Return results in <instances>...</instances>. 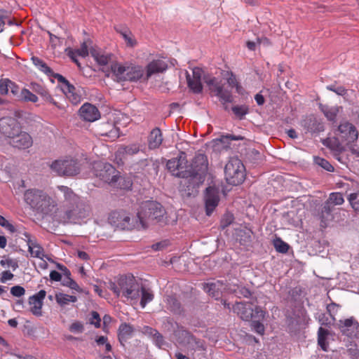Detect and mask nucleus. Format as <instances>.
Wrapping results in <instances>:
<instances>
[{"label":"nucleus","instance_id":"9b49d317","mask_svg":"<svg viewBox=\"0 0 359 359\" xmlns=\"http://www.w3.org/2000/svg\"><path fill=\"white\" fill-rule=\"evenodd\" d=\"M252 303L237 302L233 306L234 313L243 320L250 321L252 318H265L266 312L259 306L252 307Z\"/></svg>","mask_w":359,"mask_h":359},{"label":"nucleus","instance_id":"423d86ee","mask_svg":"<svg viewBox=\"0 0 359 359\" xmlns=\"http://www.w3.org/2000/svg\"><path fill=\"white\" fill-rule=\"evenodd\" d=\"M50 169L59 176L74 177L80 173L81 164L74 158L65 157L54 161Z\"/></svg>","mask_w":359,"mask_h":359},{"label":"nucleus","instance_id":"7ed1b4c3","mask_svg":"<svg viewBox=\"0 0 359 359\" xmlns=\"http://www.w3.org/2000/svg\"><path fill=\"white\" fill-rule=\"evenodd\" d=\"M208 163L207 156L203 154H198L193 159L189 169L188 190H193L199 187L205 179L208 172Z\"/></svg>","mask_w":359,"mask_h":359},{"label":"nucleus","instance_id":"680f3d73","mask_svg":"<svg viewBox=\"0 0 359 359\" xmlns=\"http://www.w3.org/2000/svg\"><path fill=\"white\" fill-rule=\"evenodd\" d=\"M123 38L125 39L128 46L133 47L136 44V41L132 37L131 33L127 31L121 32Z\"/></svg>","mask_w":359,"mask_h":359},{"label":"nucleus","instance_id":"f03ea898","mask_svg":"<svg viewBox=\"0 0 359 359\" xmlns=\"http://www.w3.org/2000/svg\"><path fill=\"white\" fill-rule=\"evenodd\" d=\"M24 200L33 210L46 215L50 214L55 207L52 198L46 192L37 189L25 191Z\"/></svg>","mask_w":359,"mask_h":359},{"label":"nucleus","instance_id":"58836bf2","mask_svg":"<svg viewBox=\"0 0 359 359\" xmlns=\"http://www.w3.org/2000/svg\"><path fill=\"white\" fill-rule=\"evenodd\" d=\"M55 300L59 305L63 306L69 304L70 302H76L77 301V297L74 295H69L59 292L55 294Z\"/></svg>","mask_w":359,"mask_h":359},{"label":"nucleus","instance_id":"aec40b11","mask_svg":"<svg viewBox=\"0 0 359 359\" xmlns=\"http://www.w3.org/2000/svg\"><path fill=\"white\" fill-rule=\"evenodd\" d=\"M46 292L43 290H41L37 293L29 297V304L31 306L30 311L36 316H41L42 315V306L43 300L45 299Z\"/></svg>","mask_w":359,"mask_h":359},{"label":"nucleus","instance_id":"603ef678","mask_svg":"<svg viewBox=\"0 0 359 359\" xmlns=\"http://www.w3.org/2000/svg\"><path fill=\"white\" fill-rule=\"evenodd\" d=\"M14 114L17 118L25 121L27 123L29 121H32L34 117L32 114L22 110L15 111Z\"/></svg>","mask_w":359,"mask_h":359},{"label":"nucleus","instance_id":"5701e85b","mask_svg":"<svg viewBox=\"0 0 359 359\" xmlns=\"http://www.w3.org/2000/svg\"><path fill=\"white\" fill-rule=\"evenodd\" d=\"M168 69L165 61L161 59L153 60L146 67V79L148 80L153 74L162 73Z\"/></svg>","mask_w":359,"mask_h":359},{"label":"nucleus","instance_id":"e2e57ef3","mask_svg":"<svg viewBox=\"0 0 359 359\" xmlns=\"http://www.w3.org/2000/svg\"><path fill=\"white\" fill-rule=\"evenodd\" d=\"M327 89L330 91L334 92L336 94L339 95H344L346 93V90L343 86L336 87V86L334 85H330L327 86Z\"/></svg>","mask_w":359,"mask_h":359},{"label":"nucleus","instance_id":"0eeeda50","mask_svg":"<svg viewBox=\"0 0 359 359\" xmlns=\"http://www.w3.org/2000/svg\"><path fill=\"white\" fill-rule=\"evenodd\" d=\"M225 179L228 184L234 186L241 184L245 180V169L238 158H231L224 168Z\"/></svg>","mask_w":359,"mask_h":359},{"label":"nucleus","instance_id":"052dcab7","mask_svg":"<svg viewBox=\"0 0 359 359\" xmlns=\"http://www.w3.org/2000/svg\"><path fill=\"white\" fill-rule=\"evenodd\" d=\"M11 294L16 297H20L25 294V290L20 285H15L11 288Z\"/></svg>","mask_w":359,"mask_h":359},{"label":"nucleus","instance_id":"0e129e2a","mask_svg":"<svg viewBox=\"0 0 359 359\" xmlns=\"http://www.w3.org/2000/svg\"><path fill=\"white\" fill-rule=\"evenodd\" d=\"M8 19V11L4 9H0V33L4 29L6 20Z\"/></svg>","mask_w":359,"mask_h":359},{"label":"nucleus","instance_id":"4be33fe9","mask_svg":"<svg viewBox=\"0 0 359 359\" xmlns=\"http://www.w3.org/2000/svg\"><path fill=\"white\" fill-rule=\"evenodd\" d=\"M119 174L118 171L111 164L106 163L102 165L98 176L104 182L112 185L116 180V176Z\"/></svg>","mask_w":359,"mask_h":359},{"label":"nucleus","instance_id":"a18cd8bd","mask_svg":"<svg viewBox=\"0 0 359 359\" xmlns=\"http://www.w3.org/2000/svg\"><path fill=\"white\" fill-rule=\"evenodd\" d=\"M106 126L110 129L109 130L103 131L101 133L102 136L107 137L111 140H115L119 137L120 133L118 128L111 123H107Z\"/></svg>","mask_w":359,"mask_h":359},{"label":"nucleus","instance_id":"c9c22d12","mask_svg":"<svg viewBox=\"0 0 359 359\" xmlns=\"http://www.w3.org/2000/svg\"><path fill=\"white\" fill-rule=\"evenodd\" d=\"M167 307L175 314H180L182 309L180 302L174 296H168L166 299Z\"/></svg>","mask_w":359,"mask_h":359},{"label":"nucleus","instance_id":"c03bdc74","mask_svg":"<svg viewBox=\"0 0 359 359\" xmlns=\"http://www.w3.org/2000/svg\"><path fill=\"white\" fill-rule=\"evenodd\" d=\"M49 76H53L57 81L61 84V89L62 90H67L69 91V89H73V85H72L69 81L64 77L62 75L54 73L53 71V73L51 74H48Z\"/></svg>","mask_w":359,"mask_h":359},{"label":"nucleus","instance_id":"39448f33","mask_svg":"<svg viewBox=\"0 0 359 359\" xmlns=\"http://www.w3.org/2000/svg\"><path fill=\"white\" fill-rule=\"evenodd\" d=\"M165 213V210L161 203L154 201H147L140 205L137 216L142 226L145 227V220L161 222Z\"/></svg>","mask_w":359,"mask_h":359},{"label":"nucleus","instance_id":"ddd939ff","mask_svg":"<svg viewBox=\"0 0 359 359\" xmlns=\"http://www.w3.org/2000/svg\"><path fill=\"white\" fill-rule=\"evenodd\" d=\"M335 135L347 144L354 142L358 138L356 128L348 121L341 123L335 131Z\"/></svg>","mask_w":359,"mask_h":359},{"label":"nucleus","instance_id":"e433bc0d","mask_svg":"<svg viewBox=\"0 0 359 359\" xmlns=\"http://www.w3.org/2000/svg\"><path fill=\"white\" fill-rule=\"evenodd\" d=\"M18 100L25 102H30L36 103V102H38L39 98L35 94L32 93L29 90L24 88L21 89Z\"/></svg>","mask_w":359,"mask_h":359},{"label":"nucleus","instance_id":"c85d7f7f","mask_svg":"<svg viewBox=\"0 0 359 359\" xmlns=\"http://www.w3.org/2000/svg\"><path fill=\"white\" fill-rule=\"evenodd\" d=\"M333 206L329 205V203L325 202L323 203L320 210V212L319 213V218L321 222V226L326 227L327 225V222L333 219Z\"/></svg>","mask_w":359,"mask_h":359},{"label":"nucleus","instance_id":"774afa93","mask_svg":"<svg viewBox=\"0 0 359 359\" xmlns=\"http://www.w3.org/2000/svg\"><path fill=\"white\" fill-rule=\"evenodd\" d=\"M236 294L238 295V297H246V298H249L251 297L252 295V293L250 292V290L245 287H238L237 291H236Z\"/></svg>","mask_w":359,"mask_h":359},{"label":"nucleus","instance_id":"49530a36","mask_svg":"<svg viewBox=\"0 0 359 359\" xmlns=\"http://www.w3.org/2000/svg\"><path fill=\"white\" fill-rule=\"evenodd\" d=\"M184 332L186 336L188 337V343L193 346L194 348L201 351H204L205 349L203 341L202 340L197 339L188 331H184Z\"/></svg>","mask_w":359,"mask_h":359},{"label":"nucleus","instance_id":"473e14b6","mask_svg":"<svg viewBox=\"0 0 359 359\" xmlns=\"http://www.w3.org/2000/svg\"><path fill=\"white\" fill-rule=\"evenodd\" d=\"M28 251L31 256L43 259L44 256L43 248L37 243L36 240L28 241Z\"/></svg>","mask_w":359,"mask_h":359},{"label":"nucleus","instance_id":"bf43d9fd","mask_svg":"<svg viewBox=\"0 0 359 359\" xmlns=\"http://www.w3.org/2000/svg\"><path fill=\"white\" fill-rule=\"evenodd\" d=\"M163 325L165 329L168 330H174L175 327L177 325V323L171 318H165L163 320Z\"/></svg>","mask_w":359,"mask_h":359},{"label":"nucleus","instance_id":"a19ab883","mask_svg":"<svg viewBox=\"0 0 359 359\" xmlns=\"http://www.w3.org/2000/svg\"><path fill=\"white\" fill-rule=\"evenodd\" d=\"M32 63L40 70L46 74L47 76L53 73V70L49 67L46 62L38 57L32 56L31 58Z\"/></svg>","mask_w":359,"mask_h":359},{"label":"nucleus","instance_id":"7c9ffc66","mask_svg":"<svg viewBox=\"0 0 359 359\" xmlns=\"http://www.w3.org/2000/svg\"><path fill=\"white\" fill-rule=\"evenodd\" d=\"M319 109L323 113L325 116L332 123L337 121V116L339 111V107L337 106L330 107L323 104H319Z\"/></svg>","mask_w":359,"mask_h":359},{"label":"nucleus","instance_id":"dca6fc26","mask_svg":"<svg viewBox=\"0 0 359 359\" xmlns=\"http://www.w3.org/2000/svg\"><path fill=\"white\" fill-rule=\"evenodd\" d=\"M338 327L344 335L359 338V323L353 317L339 320Z\"/></svg>","mask_w":359,"mask_h":359},{"label":"nucleus","instance_id":"79ce46f5","mask_svg":"<svg viewBox=\"0 0 359 359\" xmlns=\"http://www.w3.org/2000/svg\"><path fill=\"white\" fill-rule=\"evenodd\" d=\"M62 92L65 94L67 97L72 104H77L78 103L81 102L82 96L74 86L73 89H69V91L62 90Z\"/></svg>","mask_w":359,"mask_h":359},{"label":"nucleus","instance_id":"72a5a7b5","mask_svg":"<svg viewBox=\"0 0 359 359\" xmlns=\"http://www.w3.org/2000/svg\"><path fill=\"white\" fill-rule=\"evenodd\" d=\"M116 180L112 186L119 188L121 189L129 190L133 186V182L129 177L120 175V173L116 176Z\"/></svg>","mask_w":359,"mask_h":359},{"label":"nucleus","instance_id":"4c0bfd02","mask_svg":"<svg viewBox=\"0 0 359 359\" xmlns=\"http://www.w3.org/2000/svg\"><path fill=\"white\" fill-rule=\"evenodd\" d=\"M90 55L100 65H106L111 60L109 55L101 53L95 48L90 50Z\"/></svg>","mask_w":359,"mask_h":359},{"label":"nucleus","instance_id":"412c9836","mask_svg":"<svg viewBox=\"0 0 359 359\" xmlns=\"http://www.w3.org/2000/svg\"><path fill=\"white\" fill-rule=\"evenodd\" d=\"M79 115L83 120L89 122L95 121L100 117L98 109L90 103H85L81 107Z\"/></svg>","mask_w":359,"mask_h":359},{"label":"nucleus","instance_id":"20e7f679","mask_svg":"<svg viewBox=\"0 0 359 359\" xmlns=\"http://www.w3.org/2000/svg\"><path fill=\"white\" fill-rule=\"evenodd\" d=\"M111 76L117 82L122 81H137L144 75V70L140 65H122L119 63H114L111 66Z\"/></svg>","mask_w":359,"mask_h":359},{"label":"nucleus","instance_id":"393cba45","mask_svg":"<svg viewBox=\"0 0 359 359\" xmlns=\"http://www.w3.org/2000/svg\"><path fill=\"white\" fill-rule=\"evenodd\" d=\"M223 286V281L217 280L215 282L204 283L203 288L205 292L209 294L210 296L218 299L221 297Z\"/></svg>","mask_w":359,"mask_h":359},{"label":"nucleus","instance_id":"9d476101","mask_svg":"<svg viewBox=\"0 0 359 359\" xmlns=\"http://www.w3.org/2000/svg\"><path fill=\"white\" fill-rule=\"evenodd\" d=\"M203 81L208 86L211 93L217 97L221 102L231 103L233 101L232 93L228 89L224 88L221 80L215 76H204Z\"/></svg>","mask_w":359,"mask_h":359},{"label":"nucleus","instance_id":"cd10ccee","mask_svg":"<svg viewBox=\"0 0 359 359\" xmlns=\"http://www.w3.org/2000/svg\"><path fill=\"white\" fill-rule=\"evenodd\" d=\"M304 126L306 128L308 132L311 133H318L325 130L323 123L313 116L309 117L304 120Z\"/></svg>","mask_w":359,"mask_h":359},{"label":"nucleus","instance_id":"2eb2a0df","mask_svg":"<svg viewBox=\"0 0 359 359\" xmlns=\"http://www.w3.org/2000/svg\"><path fill=\"white\" fill-rule=\"evenodd\" d=\"M203 71L201 68L194 67L192 69V74H190L186 71V79L189 88L194 94H199L203 91L201 79Z\"/></svg>","mask_w":359,"mask_h":359},{"label":"nucleus","instance_id":"5fc2aeb1","mask_svg":"<svg viewBox=\"0 0 359 359\" xmlns=\"http://www.w3.org/2000/svg\"><path fill=\"white\" fill-rule=\"evenodd\" d=\"M69 330L74 334H81L84 331L83 324L81 322L75 321L70 325Z\"/></svg>","mask_w":359,"mask_h":359},{"label":"nucleus","instance_id":"f8f14e48","mask_svg":"<svg viewBox=\"0 0 359 359\" xmlns=\"http://www.w3.org/2000/svg\"><path fill=\"white\" fill-rule=\"evenodd\" d=\"M220 201V189L216 186H209L204 191L203 201L205 215L211 216Z\"/></svg>","mask_w":359,"mask_h":359},{"label":"nucleus","instance_id":"c756f323","mask_svg":"<svg viewBox=\"0 0 359 359\" xmlns=\"http://www.w3.org/2000/svg\"><path fill=\"white\" fill-rule=\"evenodd\" d=\"M32 90L36 93L41 95L46 102H48L53 104L54 106H55L57 108H60L58 103L54 100V99L52 97L51 95L50 94V93L46 88H44L41 85H40L39 83H32Z\"/></svg>","mask_w":359,"mask_h":359},{"label":"nucleus","instance_id":"a211bd4d","mask_svg":"<svg viewBox=\"0 0 359 359\" xmlns=\"http://www.w3.org/2000/svg\"><path fill=\"white\" fill-rule=\"evenodd\" d=\"M140 151V145L138 143H133L128 145H121L115 153V157L118 165H123L124 161L128 157L133 156Z\"/></svg>","mask_w":359,"mask_h":359},{"label":"nucleus","instance_id":"bb28decb","mask_svg":"<svg viewBox=\"0 0 359 359\" xmlns=\"http://www.w3.org/2000/svg\"><path fill=\"white\" fill-rule=\"evenodd\" d=\"M134 330L133 327L130 324L124 323L120 325L118 327V337L119 342L122 346H124V343L133 337Z\"/></svg>","mask_w":359,"mask_h":359},{"label":"nucleus","instance_id":"6ab92c4d","mask_svg":"<svg viewBox=\"0 0 359 359\" xmlns=\"http://www.w3.org/2000/svg\"><path fill=\"white\" fill-rule=\"evenodd\" d=\"M13 147L25 149L32 147L33 140L31 135L27 132L20 130L10 142Z\"/></svg>","mask_w":359,"mask_h":359},{"label":"nucleus","instance_id":"09e8293b","mask_svg":"<svg viewBox=\"0 0 359 359\" xmlns=\"http://www.w3.org/2000/svg\"><path fill=\"white\" fill-rule=\"evenodd\" d=\"M313 160L314 163L316 165L321 167L326 171L333 172L334 170V167L330 164V163L327 160L319 156H315Z\"/></svg>","mask_w":359,"mask_h":359},{"label":"nucleus","instance_id":"4d7b16f0","mask_svg":"<svg viewBox=\"0 0 359 359\" xmlns=\"http://www.w3.org/2000/svg\"><path fill=\"white\" fill-rule=\"evenodd\" d=\"M0 265L1 266H7L8 267H11L13 271H15L17 268H18V262L16 260L11 259V258L1 260Z\"/></svg>","mask_w":359,"mask_h":359},{"label":"nucleus","instance_id":"de8ad7c7","mask_svg":"<svg viewBox=\"0 0 359 359\" xmlns=\"http://www.w3.org/2000/svg\"><path fill=\"white\" fill-rule=\"evenodd\" d=\"M325 202L329 203V205L334 207V205L343 204L344 199L342 194L340 192H333L330 194L328 199Z\"/></svg>","mask_w":359,"mask_h":359},{"label":"nucleus","instance_id":"864d4df0","mask_svg":"<svg viewBox=\"0 0 359 359\" xmlns=\"http://www.w3.org/2000/svg\"><path fill=\"white\" fill-rule=\"evenodd\" d=\"M348 200L353 210L359 213V194H351L348 196Z\"/></svg>","mask_w":359,"mask_h":359},{"label":"nucleus","instance_id":"f257e3e1","mask_svg":"<svg viewBox=\"0 0 359 359\" xmlns=\"http://www.w3.org/2000/svg\"><path fill=\"white\" fill-rule=\"evenodd\" d=\"M108 287L117 297L121 294L128 299L135 301L140 297V284L133 275L121 276L116 282L110 281Z\"/></svg>","mask_w":359,"mask_h":359},{"label":"nucleus","instance_id":"8fccbe9b","mask_svg":"<svg viewBox=\"0 0 359 359\" xmlns=\"http://www.w3.org/2000/svg\"><path fill=\"white\" fill-rule=\"evenodd\" d=\"M234 220V216L232 213L229 212H226L222 216L220 221V226L222 229L228 227L231 225Z\"/></svg>","mask_w":359,"mask_h":359},{"label":"nucleus","instance_id":"338daca9","mask_svg":"<svg viewBox=\"0 0 359 359\" xmlns=\"http://www.w3.org/2000/svg\"><path fill=\"white\" fill-rule=\"evenodd\" d=\"M101 319L100 315L96 311H93L91 313V318L90 320V323L92 325H94L95 327H100Z\"/></svg>","mask_w":359,"mask_h":359},{"label":"nucleus","instance_id":"a878e982","mask_svg":"<svg viewBox=\"0 0 359 359\" xmlns=\"http://www.w3.org/2000/svg\"><path fill=\"white\" fill-rule=\"evenodd\" d=\"M163 142V135L161 129L158 127L154 128L149 137L148 144L150 149H155L160 147Z\"/></svg>","mask_w":359,"mask_h":359},{"label":"nucleus","instance_id":"f704fd0d","mask_svg":"<svg viewBox=\"0 0 359 359\" xmlns=\"http://www.w3.org/2000/svg\"><path fill=\"white\" fill-rule=\"evenodd\" d=\"M140 306L142 308H144L148 303L153 301L154 295L151 289L145 288L142 284H140Z\"/></svg>","mask_w":359,"mask_h":359},{"label":"nucleus","instance_id":"37998d69","mask_svg":"<svg viewBox=\"0 0 359 359\" xmlns=\"http://www.w3.org/2000/svg\"><path fill=\"white\" fill-rule=\"evenodd\" d=\"M264 320V318L259 319V318L250 320V327L252 330L260 335H263L265 332V327L263 324Z\"/></svg>","mask_w":359,"mask_h":359},{"label":"nucleus","instance_id":"3c124183","mask_svg":"<svg viewBox=\"0 0 359 359\" xmlns=\"http://www.w3.org/2000/svg\"><path fill=\"white\" fill-rule=\"evenodd\" d=\"M273 245L276 251L280 253H286L289 250V245L280 238L274 240Z\"/></svg>","mask_w":359,"mask_h":359},{"label":"nucleus","instance_id":"6e6d98bb","mask_svg":"<svg viewBox=\"0 0 359 359\" xmlns=\"http://www.w3.org/2000/svg\"><path fill=\"white\" fill-rule=\"evenodd\" d=\"M11 80L8 79H0V93L1 95H7L9 91Z\"/></svg>","mask_w":359,"mask_h":359},{"label":"nucleus","instance_id":"f3484780","mask_svg":"<svg viewBox=\"0 0 359 359\" xmlns=\"http://www.w3.org/2000/svg\"><path fill=\"white\" fill-rule=\"evenodd\" d=\"M109 222L114 226L121 229H130L132 225L130 223V217L124 211L115 210L110 213L108 217Z\"/></svg>","mask_w":359,"mask_h":359},{"label":"nucleus","instance_id":"b1692460","mask_svg":"<svg viewBox=\"0 0 359 359\" xmlns=\"http://www.w3.org/2000/svg\"><path fill=\"white\" fill-rule=\"evenodd\" d=\"M59 190L63 193L64 196V205L66 209H69V208H74V205L79 203L82 200L81 198L74 193L72 189L69 188L66 186H60L58 187Z\"/></svg>","mask_w":359,"mask_h":359},{"label":"nucleus","instance_id":"69168bd1","mask_svg":"<svg viewBox=\"0 0 359 359\" xmlns=\"http://www.w3.org/2000/svg\"><path fill=\"white\" fill-rule=\"evenodd\" d=\"M152 340L154 344L160 348H162V346L165 344L163 337L158 331V334H155L154 337L152 338Z\"/></svg>","mask_w":359,"mask_h":359},{"label":"nucleus","instance_id":"13d9d810","mask_svg":"<svg viewBox=\"0 0 359 359\" xmlns=\"http://www.w3.org/2000/svg\"><path fill=\"white\" fill-rule=\"evenodd\" d=\"M88 42H90L88 41ZM77 55L79 56H81L83 57H86L88 55V41H83L81 43V48L78 49H74Z\"/></svg>","mask_w":359,"mask_h":359},{"label":"nucleus","instance_id":"2f4dec72","mask_svg":"<svg viewBox=\"0 0 359 359\" xmlns=\"http://www.w3.org/2000/svg\"><path fill=\"white\" fill-rule=\"evenodd\" d=\"M340 140L341 139L337 136L325 140L323 144L331 150L341 153L344 151L345 149Z\"/></svg>","mask_w":359,"mask_h":359},{"label":"nucleus","instance_id":"1a4fd4ad","mask_svg":"<svg viewBox=\"0 0 359 359\" xmlns=\"http://www.w3.org/2000/svg\"><path fill=\"white\" fill-rule=\"evenodd\" d=\"M187 154L183 151L180 152L178 156L168 160L166 163L168 170L172 175L184 179L187 186L189 184V176H190V172L187 170Z\"/></svg>","mask_w":359,"mask_h":359},{"label":"nucleus","instance_id":"ea45409f","mask_svg":"<svg viewBox=\"0 0 359 359\" xmlns=\"http://www.w3.org/2000/svg\"><path fill=\"white\" fill-rule=\"evenodd\" d=\"M231 111L239 120H243L250 112L249 107L246 104L234 105L231 107Z\"/></svg>","mask_w":359,"mask_h":359},{"label":"nucleus","instance_id":"6e6552de","mask_svg":"<svg viewBox=\"0 0 359 359\" xmlns=\"http://www.w3.org/2000/svg\"><path fill=\"white\" fill-rule=\"evenodd\" d=\"M91 208L88 202L81 201L74 205V208L66 209L63 215L60 216L62 223H78L81 219L90 216Z\"/></svg>","mask_w":359,"mask_h":359},{"label":"nucleus","instance_id":"4468645a","mask_svg":"<svg viewBox=\"0 0 359 359\" xmlns=\"http://www.w3.org/2000/svg\"><path fill=\"white\" fill-rule=\"evenodd\" d=\"M21 130L18 121L11 117H3L0 119V133L11 140Z\"/></svg>","mask_w":359,"mask_h":359}]
</instances>
